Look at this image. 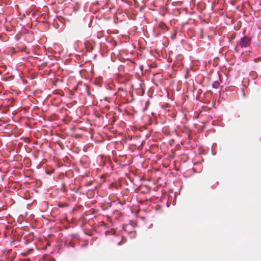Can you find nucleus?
<instances>
[{
    "label": "nucleus",
    "mask_w": 261,
    "mask_h": 261,
    "mask_svg": "<svg viewBox=\"0 0 261 261\" xmlns=\"http://www.w3.org/2000/svg\"><path fill=\"white\" fill-rule=\"evenodd\" d=\"M251 43V39L250 37L248 36H244L241 38L239 41L237 42V44L234 48V50L237 53H239L240 51L239 47H247L250 46Z\"/></svg>",
    "instance_id": "f257e3e1"
},
{
    "label": "nucleus",
    "mask_w": 261,
    "mask_h": 261,
    "mask_svg": "<svg viewBox=\"0 0 261 261\" xmlns=\"http://www.w3.org/2000/svg\"><path fill=\"white\" fill-rule=\"evenodd\" d=\"M220 86V83L218 81H215L212 85L213 88L218 89Z\"/></svg>",
    "instance_id": "f03ea898"
},
{
    "label": "nucleus",
    "mask_w": 261,
    "mask_h": 261,
    "mask_svg": "<svg viewBox=\"0 0 261 261\" xmlns=\"http://www.w3.org/2000/svg\"><path fill=\"white\" fill-rule=\"evenodd\" d=\"M254 62H256V63L261 61V57H258V58H255L254 60Z\"/></svg>",
    "instance_id": "7ed1b4c3"
},
{
    "label": "nucleus",
    "mask_w": 261,
    "mask_h": 261,
    "mask_svg": "<svg viewBox=\"0 0 261 261\" xmlns=\"http://www.w3.org/2000/svg\"><path fill=\"white\" fill-rule=\"evenodd\" d=\"M49 261H55V259H51Z\"/></svg>",
    "instance_id": "20e7f679"
},
{
    "label": "nucleus",
    "mask_w": 261,
    "mask_h": 261,
    "mask_svg": "<svg viewBox=\"0 0 261 261\" xmlns=\"http://www.w3.org/2000/svg\"><path fill=\"white\" fill-rule=\"evenodd\" d=\"M59 206L61 207L62 206V204H59Z\"/></svg>",
    "instance_id": "39448f33"
},
{
    "label": "nucleus",
    "mask_w": 261,
    "mask_h": 261,
    "mask_svg": "<svg viewBox=\"0 0 261 261\" xmlns=\"http://www.w3.org/2000/svg\"><path fill=\"white\" fill-rule=\"evenodd\" d=\"M59 206L61 207L62 206V204H59Z\"/></svg>",
    "instance_id": "423d86ee"
}]
</instances>
